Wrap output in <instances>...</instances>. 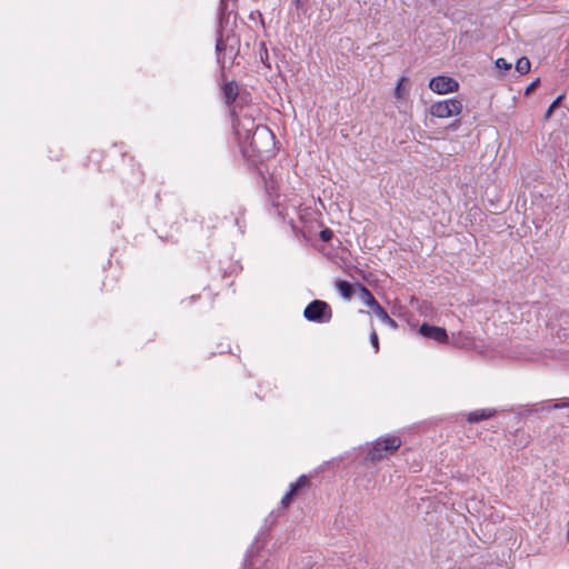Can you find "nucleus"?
I'll list each match as a JSON object with an SVG mask.
<instances>
[{
	"instance_id": "1",
	"label": "nucleus",
	"mask_w": 569,
	"mask_h": 569,
	"mask_svg": "<svg viewBox=\"0 0 569 569\" xmlns=\"http://www.w3.org/2000/svg\"><path fill=\"white\" fill-rule=\"evenodd\" d=\"M230 112L232 116L234 134L237 136L240 147L246 151L248 139L253 134V131H257L258 126L262 124L256 123L252 114V107L243 108L236 104L232 106Z\"/></svg>"
},
{
	"instance_id": "2",
	"label": "nucleus",
	"mask_w": 569,
	"mask_h": 569,
	"mask_svg": "<svg viewBox=\"0 0 569 569\" xmlns=\"http://www.w3.org/2000/svg\"><path fill=\"white\" fill-rule=\"evenodd\" d=\"M274 144V136L267 126H258L257 131L247 141V150L253 156L263 157L272 151Z\"/></svg>"
},
{
	"instance_id": "3",
	"label": "nucleus",
	"mask_w": 569,
	"mask_h": 569,
	"mask_svg": "<svg viewBox=\"0 0 569 569\" xmlns=\"http://www.w3.org/2000/svg\"><path fill=\"white\" fill-rule=\"evenodd\" d=\"M401 446V439L397 436H388L378 439L368 451L366 459L378 461L393 453Z\"/></svg>"
},
{
	"instance_id": "4",
	"label": "nucleus",
	"mask_w": 569,
	"mask_h": 569,
	"mask_svg": "<svg viewBox=\"0 0 569 569\" xmlns=\"http://www.w3.org/2000/svg\"><path fill=\"white\" fill-rule=\"evenodd\" d=\"M303 317L311 322L327 323L332 318V310L326 301L313 300L305 308Z\"/></svg>"
},
{
	"instance_id": "5",
	"label": "nucleus",
	"mask_w": 569,
	"mask_h": 569,
	"mask_svg": "<svg viewBox=\"0 0 569 569\" xmlns=\"http://www.w3.org/2000/svg\"><path fill=\"white\" fill-rule=\"evenodd\" d=\"M360 290V297L366 306H368L372 312L386 325L396 329L398 327L397 322L389 317L387 311L380 306V303L376 300L373 295L369 291L367 287L358 283Z\"/></svg>"
},
{
	"instance_id": "6",
	"label": "nucleus",
	"mask_w": 569,
	"mask_h": 569,
	"mask_svg": "<svg viewBox=\"0 0 569 569\" xmlns=\"http://www.w3.org/2000/svg\"><path fill=\"white\" fill-rule=\"evenodd\" d=\"M462 110V102L458 99H447L432 103L430 114L437 118H450L457 116Z\"/></svg>"
},
{
	"instance_id": "7",
	"label": "nucleus",
	"mask_w": 569,
	"mask_h": 569,
	"mask_svg": "<svg viewBox=\"0 0 569 569\" xmlns=\"http://www.w3.org/2000/svg\"><path fill=\"white\" fill-rule=\"evenodd\" d=\"M429 88L435 93L446 94L458 91L459 83L453 78L446 76H437L431 78V80L429 81Z\"/></svg>"
},
{
	"instance_id": "8",
	"label": "nucleus",
	"mask_w": 569,
	"mask_h": 569,
	"mask_svg": "<svg viewBox=\"0 0 569 569\" xmlns=\"http://www.w3.org/2000/svg\"><path fill=\"white\" fill-rule=\"evenodd\" d=\"M419 333L423 338H427V339H430V340H433V341H437L440 343H446L448 341L447 331H446V329H443L441 327L422 323L419 328Z\"/></svg>"
},
{
	"instance_id": "9",
	"label": "nucleus",
	"mask_w": 569,
	"mask_h": 569,
	"mask_svg": "<svg viewBox=\"0 0 569 569\" xmlns=\"http://www.w3.org/2000/svg\"><path fill=\"white\" fill-rule=\"evenodd\" d=\"M222 96H223L224 102L228 106H231V104L236 106V104H238L239 107H241L237 102V98L239 96V90H238V84L234 81L226 82L222 86Z\"/></svg>"
},
{
	"instance_id": "10",
	"label": "nucleus",
	"mask_w": 569,
	"mask_h": 569,
	"mask_svg": "<svg viewBox=\"0 0 569 569\" xmlns=\"http://www.w3.org/2000/svg\"><path fill=\"white\" fill-rule=\"evenodd\" d=\"M495 413H496L495 409H478V410L471 411L468 415L467 420L470 423H476L481 420L491 418Z\"/></svg>"
},
{
	"instance_id": "11",
	"label": "nucleus",
	"mask_w": 569,
	"mask_h": 569,
	"mask_svg": "<svg viewBox=\"0 0 569 569\" xmlns=\"http://www.w3.org/2000/svg\"><path fill=\"white\" fill-rule=\"evenodd\" d=\"M569 407V398L563 399L559 402H555L553 405H548V402H541L536 405L533 409L528 410V412H538L539 410H550V409H565Z\"/></svg>"
},
{
	"instance_id": "12",
	"label": "nucleus",
	"mask_w": 569,
	"mask_h": 569,
	"mask_svg": "<svg viewBox=\"0 0 569 569\" xmlns=\"http://www.w3.org/2000/svg\"><path fill=\"white\" fill-rule=\"evenodd\" d=\"M337 290L340 292L342 298L349 300L353 295V287L346 280H339L336 283Z\"/></svg>"
},
{
	"instance_id": "13",
	"label": "nucleus",
	"mask_w": 569,
	"mask_h": 569,
	"mask_svg": "<svg viewBox=\"0 0 569 569\" xmlns=\"http://www.w3.org/2000/svg\"><path fill=\"white\" fill-rule=\"evenodd\" d=\"M516 71L519 74H526L530 71V61L527 57H521L516 62Z\"/></svg>"
},
{
	"instance_id": "14",
	"label": "nucleus",
	"mask_w": 569,
	"mask_h": 569,
	"mask_svg": "<svg viewBox=\"0 0 569 569\" xmlns=\"http://www.w3.org/2000/svg\"><path fill=\"white\" fill-rule=\"evenodd\" d=\"M308 485V479L306 476H300L298 478V480L293 483L290 485V489L289 491H291L292 493H297V491L300 489V488H303Z\"/></svg>"
},
{
	"instance_id": "15",
	"label": "nucleus",
	"mask_w": 569,
	"mask_h": 569,
	"mask_svg": "<svg viewBox=\"0 0 569 569\" xmlns=\"http://www.w3.org/2000/svg\"><path fill=\"white\" fill-rule=\"evenodd\" d=\"M407 78L406 77H400L398 82H397V86H396V89H395V96L397 99H402L403 98V84L407 82Z\"/></svg>"
},
{
	"instance_id": "16",
	"label": "nucleus",
	"mask_w": 569,
	"mask_h": 569,
	"mask_svg": "<svg viewBox=\"0 0 569 569\" xmlns=\"http://www.w3.org/2000/svg\"><path fill=\"white\" fill-rule=\"evenodd\" d=\"M332 236H333V232H332V230H330L329 228H325V229H322V230L320 231V233H319V237H320V239H321L323 242H328V241H330V240H331V238H332Z\"/></svg>"
},
{
	"instance_id": "17",
	"label": "nucleus",
	"mask_w": 569,
	"mask_h": 569,
	"mask_svg": "<svg viewBox=\"0 0 569 569\" xmlns=\"http://www.w3.org/2000/svg\"><path fill=\"white\" fill-rule=\"evenodd\" d=\"M496 67L501 70H510L511 63H509L506 59L499 58L496 60Z\"/></svg>"
},
{
	"instance_id": "18",
	"label": "nucleus",
	"mask_w": 569,
	"mask_h": 569,
	"mask_svg": "<svg viewBox=\"0 0 569 569\" xmlns=\"http://www.w3.org/2000/svg\"><path fill=\"white\" fill-rule=\"evenodd\" d=\"M370 342L373 346L375 351L378 352V350H379V341H378V335H377V332L375 330L370 335Z\"/></svg>"
},
{
	"instance_id": "19",
	"label": "nucleus",
	"mask_w": 569,
	"mask_h": 569,
	"mask_svg": "<svg viewBox=\"0 0 569 569\" xmlns=\"http://www.w3.org/2000/svg\"><path fill=\"white\" fill-rule=\"evenodd\" d=\"M295 493H292L291 491H288L281 499V503L283 507H287L289 506V503L291 502V499L293 497Z\"/></svg>"
},
{
	"instance_id": "20",
	"label": "nucleus",
	"mask_w": 569,
	"mask_h": 569,
	"mask_svg": "<svg viewBox=\"0 0 569 569\" xmlns=\"http://www.w3.org/2000/svg\"><path fill=\"white\" fill-rule=\"evenodd\" d=\"M562 97H558L548 108L547 112H546V118L550 117V114L552 113L553 109L557 107V104L559 103L560 99Z\"/></svg>"
},
{
	"instance_id": "21",
	"label": "nucleus",
	"mask_w": 569,
	"mask_h": 569,
	"mask_svg": "<svg viewBox=\"0 0 569 569\" xmlns=\"http://www.w3.org/2000/svg\"><path fill=\"white\" fill-rule=\"evenodd\" d=\"M224 49H226V44H224L223 40L221 38H219L216 43V51L218 52V54H220Z\"/></svg>"
},
{
	"instance_id": "22",
	"label": "nucleus",
	"mask_w": 569,
	"mask_h": 569,
	"mask_svg": "<svg viewBox=\"0 0 569 569\" xmlns=\"http://www.w3.org/2000/svg\"><path fill=\"white\" fill-rule=\"evenodd\" d=\"M533 87H535V83H531L530 87H528V90L533 89Z\"/></svg>"
},
{
	"instance_id": "23",
	"label": "nucleus",
	"mask_w": 569,
	"mask_h": 569,
	"mask_svg": "<svg viewBox=\"0 0 569 569\" xmlns=\"http://www.w3.org/2000/svg\"><path fill=\"white\" fill-rule=\"evenodd\" d=\"M533 87H535V83H531L530 87H528V90L533 89Z\"/></svg>"
},
{
	"instance_id": "24",
	"label": "nucleus",
	"mask_w": 569,
	"mask_h": 569,
	"mask_svg": "<svg viewBox=\"0 0 569 569\" xmlns=\"http://www.w3.org/2000/svg\"><path fill=\"white\" fill-rule=\"evenodd\" d=\"M533 87H535V83H531L530 87H528V90L533 89Z\"/></svg>"
},
{
	"instance_id": "25",
	"label": "nucleus",
	"mask_w": 569,
	"mask_h": 569,
	"mask_svg": "<svg viewBox=\"0 0 569 569\" xmlns=\"http://www.w3.org/2000/svg\"><path fill=\"white\" fill-rule=\"evenodd\" d=\"M533 87H535V83H531L530 87H528V90L533 89Z\"/></svg>"
}]
</instances>
